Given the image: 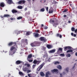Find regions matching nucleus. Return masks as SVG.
Instances as JSON below:
<instances>
[{
  "label": "nucleus",
  "instance_id": "1",
  "mask_svg": "<svg viewBox=\"0 0 77 77\" xmlns=\"http://www.w3.org/2000/svg\"><path fill=\"white\" fill-rule=\"evenodd\" d=\"M45 65V63H42L41 65L37 69V71H39L40 70H41V69H42V67L44 66Z\"/></svg>",
  "mask_w": 77,
  "mask_h": 77
},
{
  "label": "nucleus",
  "instance_id": "2",
  "mask_svg": "<svg viewBox=\"0 0 77 77\" xmlns=\"http://www.w3.org/2000/svg\"><path fill=\"white\" fill-rule=\"evenodd\" d=\"M41 62V60H35L33 62V63H34V64H36L37 65H38Z\"/></svg>",
  "mask_w": 77,
  "mask_h": 77
},
{
  "label": "nucleus",
  "instance_id": "3",
  "mask_svg": "<svg viewBox=\"0 0 77 77\" xmlns=\"http://www.w3.org/2000/svg\"><path fill=\"white\" fill-rule=\"evenodd\" d=\"M25 3L26 1L24 0H21L19 1L18 2V3L19 5H20V4H21L22 5H23V4H24V3Z\"/></svg>",
  "mask_w": 77,
  "mask_h": 77
},
{
  "label": "nucleus",
  "instance_id": "4",
  "mask_svg": "<svg viewBox=\"0 0 77 77\" xmlns=\"http://www.w3.org/2000/svg\"><path fill=\"white\" fill-rule=\"evenodd\" d=\"M6 2H7L8 3L9 5H11L13 3V1L12 0H5Z\"/></svg>",
  "mask_w": 77,
  "mask_h": 77
},
{
  "label": "nucleus",
  "instance_id": "5",
  "mask_svg": "<svg viewBox=\"0 0 77 77\" xmlns=\"http://www.w3.org/2000/svg\"><path fill=\"white\" fill-rule=\"evenodd\" d=\"M51 71L53 73H54V72H57V73H58V70L57 69H54L53 70H51Z\"/></svg>",
  "mask_w": 77,
  "mask_h": 77
},
{
  "label": "nucleus",
  "instance_id": "6",
  "mask_svg": "<svg viewBox=\"0 0 77 77\" xmlns=\"http://www.w3.org/2000/svg\"><path fill=\"white\" fill-rule=\"evenodd\" d=\"M40 39L42 41H44L45 42L47 41V39H45V38L43 37H40Z\"/></svg>",
  "mask_w": 77,
  "mask_h": 77
},
{
  "label": "nucleus",
  "instance_id": "7",
  "mask_svg": "<svg viewBox=\"0 0 77 77\" xmlns=\"http://www.w3.org/2000/svg\"><path fill=\"white\" fill-rule=\"evenodd\" d=\"M23 63L22 61L18 60L16 61V65H19V64H21V63Z\"/></svg>",
  "mask_w": 77,
  "mask_h": 77
},
{
  "label": "nucleus",
  "instance_id": "8",
  "mask_svg": "<svg viewBox=\"0 0 77 77\" xmlns=\"http://www.w3.org/2000/svg\"><path fill=\"white\" fill-rule=\"evenodd\" d=\"M5 5V3L3 2H1L0 4V6L1 7L3 8V7H4Z\"/></svg>",
  "mask_w": 77,
  "mask_h": 77
},
{
  "label": "nucleus",
  "instance_id": "9",
  "mask_svg": "<svg viewBox=\"0 0 77 77\" xmlns=\"http://www.w3.org/2000/svg\"><path fill=\"white\" fill-rule=\"evenodd\" d=\"M56 51V49H53L49 51V53H54Z\"/></svg>",
  "mask_w": 77,
  "mask_h": 77
},
{
  "label": "nucleus",
  "instance_id": "10",
  "mask_svg": "<svg viewBox=\"0 0 77 77\" xmlns=\"http://www.w3.org/2000/svg\"><path fill=\"white\" fill-rule=\"evenodd\" d=\"M57 37H59L60 38H62V35L60 34L59 33H57L56 35Z\"/></svg>",
  "mask_w": 77,
  "mask_h": 77
},
{
  "label": "nucleus",
  "instance_id": "11",
  "mask_svg": "<svg viewBox=\"0 0 77 77\" xmlns=\"http://www.w3.org/2000/svg\"><path fill=\"white\" fill-rule=\"evenodd\" d=\"M14 49H15V51H17V49H16L14 46L11 47V51H12V50H13Z\"/></svg>",
  "mask_w": 77,
  "mask_h": 77
},
{
  "label": "nucleus",
  "instance_id": "12",
  "mask_svg": "<svg viewBox=\"0 0 77 77\" xmlns=\"http://www.w3.org/2000/svg\"><path fill=\"white\" fill-rule=\"evenodd\" d=\"M46 47L48 49H50V48H52V46L51 45H47Z\"/></svg>",
  "mask_w": 77,
  "mask_h": 77
},
{
  "label": "nucleus",
  "instance_id": "13",
  "mask_svg": "<svg viewBox=\"0 0 77 77\" xmlns=\"http://www.w3.org/2000/svg\"><path fill=\"white\" fill-rule=\"evenodd\" d=\"M12 12L13 14H15V13H17V12H18V11H17L15 9L12 10Z\"/></svg>",
  "mask_w": 77,
  "mask_h": 77
},
{
  "label": "nucleus",
  "instance_id": "14",
  "mask_svg": "<svg viewBox=\"0 0 77 77\" xmlns=\"http://www.w3.org/2000/svg\"><path fill=\"white\" fill-rule=\"evenodd\" d=\"M31 33H32V32H28L26 34V36H29V35H30Z\"/></svg>",
  "mask_w": 77,
  "mask_h": 77
},
{
  "label": "nucleus",
  "instance_id": "15",
  "mask_svg": "<svg viewBox=\"0 0 77 77\" xmlns=\"http://www.w3.org/2000/svg\"><path fill=\"white\" fill-rule=\"evenodd\" d=\"M3 17H11V15H10L8 14H4V15L3 16Z\"/></svg>",
  "mask_w": 77,
  "mask_h": 77
},
{
  "label": "nucleus",
  "instance_id": "16",
  "mask_svg": "<svg viewBox=\"0 0 77 77\" xmlns=\"http://www.w3.org/2000/svg\"><path fill=\"white\" fill-rule=\"evenodd\" d=\"M23 71H24V72H26V71H27L28 69L26 67H25V68H23Z\"/></svg>",
  "mask_w": 77,
  "mask_h": 77
},
{
  "label": "nucleus",
  "instance_id": "17",
  "mask_svg": "<svg viewBox=\"0 0 77 77\" xmlns=\"http://www.w3.org/2000/svg\"><path fill=\"white\" fill-rule=\"evenodd\" d=\"M40 74L41 76H42V77H44L45 75V74H44V72H40Z\"/></svg>",
  "mask_w": 77,
  "mask_h": 77
},
{
  "label": "nucleus",
  "instance_id": "18",
  "mask_svg": "<svg viewBox=\"0 0 77 77\" xmlns=\"http://www.w3.org/2000/svg\"><path fill=\"white\" fill-rule=\"evenodd\" d=\"M22 41L23 42H26V43H27V39H26L25 40L22 39Z\"/></svg>",
  "mask_w": 77,
  "mask_h": 77
},
{
  "label": "nucleus",
  "instance_id": "19",
  "mask_svg": "<svg viewBox=\"0 0 77 77\" xmlns=\"http://www.w3.org/2000/svg\"><path fill=\"white\" fill-rule=\"evenodd\" d=\"M50 21L51 24H53V23H54V20H53L52 19H51Z\"/></svg>",
  "mask_w": 77,
  "mask_h": 77
},
{
  "label": "nucleus",
  "instance_id": "20",
  "mask_svg": "<svg viewBox=\"0 0 77 77\" xmlns=\"http://www.w3.org/2000/svg\"><path fill=\"white\" fill-rule=\"evenodd\" d=\"M73 51L72 49L66 51V53H71Z\"/></svg>",
  "mask_w": 77,
  "mask_h": 77
},
{
  "label": "nucleus",
  "instance_id": "21",
  "mask_svg": "<svg viewBox=\"0 0 77 77\" xmlns=\"http://www.w3.org/2000/svg\"><path fill=\"white\" fill-rule=\"evenodd\" d=\"M13 45V43L12 42H10L8 44V46H12V45Z\"/></svg>",
  "mask_w": 77,
  "mask_h": 77
},
{
  "label": "nucleus",
  "instance_id": "22",
  "mask_svg": "<svg viewBox=\"0 0 77 77\" xmlns=\"http://www.w3.org/2000/svg\"><path fill=\"white\" fill-rule=\"evenodd\" d=\"M34 34H35V35L34 36H35V37H36V38H37V37H38V36H39V34L38 33H34Z\"/></svg>",
  "mask_w": 77,
  "mask_h": 77
},
{
  "label": "nucleus",
  "instance_id": "23",
  "mask_svg": "<svg viewBox=\"0 0 77 77\" xmlns=\"http://www.w3.org/2000/svg\"><path fill=\"white\" fill-rule=\"evenodd\" d=\"M57 68L59 69H62V66L60 65L58 66H57Z\"/></svg>",
  "mask_w": 77,
  "mask_h": 77
},
{
  "label": "nucleus",
  "instance_id": "24",
  "mask_svg": "<svg viewBox=\"0 0 77 77\" xmlns=\"http://www.w3.org/2000/svg\"><path fill=\"white\" fill-rule=\"evenodd\" d=\"M30 45H31V46H32V47H36V45H35V44H34V43H31L30 44Z\"/></svg>",
  "mask_w": 77,
  "mask_h": 77
},
{
  "label": "nucleus",
  "instance_id": "25",
  "mask_svg": "<svg viewBox=\"0 0 77 77\" xmlns=\"http://www.w3.org/2000/svg\"><path fill=\"white\" fill-rule=\"evenodd\" d=\"M32 57V54H29L28 56V59H30Z\"/></svg>",
  "mask_w": 77,
  "mask_h": 77
},
{
  "label": "nucleus",
  "instance_id": "26",
  "mask_svg": "<svg viewBox=\"0 0 77 77\" xmlns=\"http://www.w3.org/2000/svg\"><path fill=\"white\" fill-rule=\"evenodd\" d=\"M13 45L15 44V45H14V46H16V48H18V47H17V43L16 42H12Z\"/></svg>",
  "mask_w": 77,
  "mask_h": 77
},
{
  "label": "nucleus",
  "instance_id": "27",
  "mask_svg": "<svg viewBox=\"0 0 77 77\" xmlns=\"http://www.w3.org/2000/svg\"><path fill=\"white\" fill-rule=\"evenodd\" d=\"M33 43L35 45H38V44H39V43L37 42H35Z\"/></svg>",
  "mask_w": 77,
  "mask_h": 77
},
{
  "label": "nucleus",
  "instance_id": "28",
  "mask_svg": "<svg viewBox=\"0 0 77 77\" xmlns=\"http://www.w3.org/2000/svg\"><path fill=\"white\" fill-rule=\"evenodd\" d=\"M17 8L19 9H22L23 8V7L21 6H18L17 7Z\"/></svg>",
  "mask_w": 77,
  "mask_h": 77
},
{
  "label": "nucleus",
  "instance_id": "29",
  "mask_svg": "<svg viewBox=\"0 0 77 77\" xmlns=\"http://www.w3.org/2000/svg\"><path fill=\"white\" fill-rule=\"evenodd\" d=\"M71 35H72V36H74V37H76V34H74V33L73 32H72L71 33Z\"/></svg>",
  "mask_w": 77,
  "mask_h": 77
},
{
  "label": "nucleus",
  "instance_id": "30",
  "mask_svg": "<svg viewBox=\"0 0 77 77\" xmlns=\"http://www.w3.org/2000/svg\"><path fill=\"white\" fill-rule=\"evenodd\" d=\"M48 56V55L47 54V53H45V54H44L43 55V57L44 58H45V57H47Z\"/></svg>",
  "mask_w": 77,
  "mask_h": 77
},
{
  "label": "nucleus",
  "instance_id": "31",
  "mask_svg": "<svg viewBox=\"0 0 77 77\" xmlns=\"http://www.w3.org/2000/svg\"><path fill=\"white\" fill-rule=\"evenodd\" d=\"M17 20H21V19H23V17H18L17 18Z\"/></svg>",
  "mask_w": 77,
  "mask_h": 77
},
{
  "label": "nucleus",
  "instance_id": "32",
  "mask_svg": "<svg viewBox=\"0 0 77 77\" xmlns=\"http://www.w3.org/2000/svg\"><path fill=\"white\" fill-rule=\"evenodd\" d=\"M59 51H62V48H59L57 52H59Z\"/></svg>",
  "mask_w": 77,
  "mask_h": 77
},
{
  "label": "nucleus",
  "instance_id": "33",
  "mask_svg": "<svg viewBox=\"0 0 77 77\" xmlns=\"http://www.w3.org/2000/svg\"><path fill=\"white\" fill-rule=\"evenodd\" d=\"M60 63V62L58 61H57L54 63V64L55 65H57V64H59Z\"/></svg>",
  "mask_w": 77,
  "mask_h": 77
},
{
  "label": "nucleus",
  "instance_id": "34",
  "mask_svg": "<svg viewBox=\"0 0 77 77\" xmlns=\"http://www.w3.org/2000/svg\"><path fill=\"white\" fill-rule=\"evenodd\" d=\"M40 11H41L42 12H44V11H45V9L44 8H42L40 10Z\"/></svg>",
  "mask_w": 77,
  "mask_h": 77
},
{
  "label": "nucleus",
  "instance_id": "35",
  "mask_svg": "<svg viewBox=\"0 0 77 77\" xmlns=\"http://www.w3.org/2000/svg\"><path fill=\"white\" fill-rule=\"evenodd\" d=\"M66 56L67 57H71V54H68L67 55H66Z\"/></svg>",
  "mask_w": 77,
  "mask_h": 77
},
{
  "label": "nucleus",
  "instance_id": "36",
  "mask_svg": "<svg viewBox=\"0 0 77 77\" xmlns=\"http://www.w3.org/2000/svg\"><path fill=\"white\" fill-rule=\"evenodd\" d=\"M71 30L72 32H74L75 30V28L74 27H72L71 28Z\"/></svg>",
  "mask_w": 77,
  "mask_h": 77
},
{
  "label": "nucleus",
  "instance_id": "37",
  "mask_svg": "<svg viewBox=\"0 0 77 77\" xmlns=\"http://www.w3.org/2000/svg\"><path fill=\"white\" fill-rule=\"evenodd\" d=\"M68 50H71L72 49V47L71 46H67Z\"/></svg>",
  "mask_w": 77,
  "mask_h": 77
},
{
  "label": "nucleus",
  "instance_id": "38",
  "mask_svg": "<svg viewBox=\"0 0 77 77\" xmlns=\"http://www.w3.org/2000/svg\"><path fill=\"white\" fill-rule=\"evenodd\" d=\"M67 49H68V46L65 47L64 48V51H66Z\"/></svg>",
  "mask_w": 77,
  "mask_h": 77
},
{
  "label": "nucleus",
  "instance_id": "39",
  "mask_svg": "<svg viewBox=\"0 0 77 77\" xmlns=\"http://www.w3.org/2000/svg\"><path fill=\"white\" fill-rule=\"evenodd\" d=\"M53 12V11L51 10V11H49V14H52Z\"/></svg>",
  "mask_w": 77,
  "mask_h": 77
},
{
  "label": "nucleus",
  "instance_id": "40",
  "mask_svg": "<svg viewBox=\"0 0 77 77\" xmlns=\"http://www.w3.org/2000/svg\"><path fill=\"white\" fill-rule=\"evenodd\" d=\"M19 74H20V75H23V73L22 72H19Z\"/></svg>",
  "mask_w": 77,
  "mask_h": 77
},
{
  "label": "nucleus",
  "instance_id": "41",
  "mask_svg": "<svg viewBox=\"0 0 77 77\" xmlns=\"http://www.w3.org/2000/svg\"><path fill=\"white\" fill-rule=\"evenodd\" d=\"M27 72V73H29V72H32V71L30 70H27V71H26Z\"/></svg>",
  "mask_w": 77,
  "mask_h": 77
},
{
  "label": "nucleus",
  "instance_id": "42",
  "mask_svg": "<svg viewBox=\"0 0 77 77\" xmlns=\"http://www.w3.org/2000/svg\"><path fill=\"white\" fill-rule=\"evenodd\" d=\"M65 70L66 71H67V72H68V71H69V68H66Z\"/></svg>",
  "mask_w": 77,
  "mask_h": 77
},
{
  "label": "nucleus",
  "instance_id": "43",
  "mask_svg": "<svg viewBox=\"0 0 77 77\" xmlns=\"http://www.w3.org/2000/svg\"><path fill=\"white\" fill-rule=\"evenodd\" d=\"M9 55H11V56H12L13 55V54L12 53V52H10L9 53Z\"/></svg>",
  "mask_w": 77,
  "mask_h": 77
},
{
  "label": "nucleus",
  "instance_id": "44",
  "mask_svg": "<svg viewBox=\"0 0 77 77\" xmlns=\"http://www.w3.org/2000/svg\"><path fill=\"white\" fill-rule=\"evenodd\" d=\"M60 55L61 56H63L64 57L65 56V54H60Z\"/></svg>",
  "mask_w": 77,
  "mask_h": 77
},
{
  "label": "nucleus",
  "instance_id": "45",
  "mask_svg": "<svg viewBox=\"0 0 77 77\" xmlns=\"http://www.w3.org/2000/svg\"><path fill=\"white\" fill-rule=\"evenodd\" d=\"M58 24V23H54L53 24V26H56V25H57Z\"/></svg>",
  "mask_w": 77,
  "mask_h": 77
},
{
  "label": "nucleus",
  "instance_id": "46",
  "mask_svg": "<svg viewBox=\"0 0 77 77\" xmlns=\"http://www.w3.org/2000/svg\"><path fill=\"white\" fill-rule=\"evenodd\" d=\"M32 75L31 74H28V76L29 77H31V75Z\"/></svg>",
  "mask_w": 77,
  "mask_h": 77
},
{
  "label": "nucleus",
  "instance_id": "47",
  "mask_svg": "<svg viewBox=\"0 0 77 77\" xmlns=\"http://www.w3.org/2000/svg\"><path fill=\"white\" fill-rule=\"evenodd\" d=\"M36 67V65H33L32 66V68H34Z\"/></svg>",
  "mask_w": 77,
  "mask_h": 77
},
{
  "label": "nucleus",
  "instance_id": "48",
  "mask_svg": "<svg viewBox=\"0 0 77 77\" xmlns=\"http://www.w3.org/2000/svg\"><path fill=\"white\" fill-rule=\"evenodd\" d=\"M46 11H47V12H48V7H46Z\"/></svg>",
  "mask_w": 77,
  "mask_h": 77
},
{
  "label": "nucleus",
  "instance_id": "49",
  "mask_svg": "<svg viewBox=\"0 0 77 77\" xmlns=\"http://www.w3.org/2000/svg\"><path fill=\"white\" fill-rule=\"evenodd\" d=\"M67 12V10L66 9H65L63 11V12Z\"/></svg>",
  "mask_w": 77,
  "mask_h": 77
},
{
  "label": "nucleus",
  "instance_id": "50",
  "mask_svg": "<svg viewBox=\"0 0 77 77\" xmlns=\"http://www.w3.org/2000/svg\"><path fill=\"white\" fill-rule=\"evenodd\" d=\"M29 62H33V60H28Z\"/></svg>",
  "mask_w": 77,
  "mask_h": 77
},
{
  "label": "nucleus",
  "instance_id": "51",
  "mask_svg": "<svg viewBox=\"0 0 77 77\" xmlns=\"http://www.w3.org/2000/svg\"><path fill=\"white\" fill-rule=\"evenodd\" d=\"M60 77H63V75H62V73H60Z\"/></svg>",
  "mask_w": 77,
  "mask_h": 77
},
{
  "label": "nucleus",
  "instance_id": "52",
  "mask_svg": "<svg viewBox=\"0 0 77 77\" xmlns=\"http://www.w3.org/2000/svg\"><path fill=\"white\" fill-rule=\"evenodd\" d=\"M43 49L44 50H45L46 49V47H43Z\"/></svg>",
  "mask_w": 77,
  "mask_h": 77
},
{
  "label": "nucleus",
  "instance_id": "53",
  "mask_svg": "<svg viewBox=\"0 0 77 77\" xmlns=\"http://www.w3.org/2000/svg\"><path fill=\"white\" fill-rule=\"evenodd\" d=\"M36 33H39V30H37L36 31Z\"/></svg>",
  "mask_w": 77,
  "mask_h": 77
},
{
  "label": "nucleus",
  "instance_id": "54",
  "mask_svg": "<svg viewBox=\"0 0 77 77\" xmlns=\"http://www.w3.org/2000/svg\"><path fill=\"white\" fill-rule=\"evenodd\" d=\"M75 31V33H77V29H75V31Z\"/></svg>",
  "mask_w": 77,
  "mask_h": 77
},
{
  "label": "nucleus",
  "instance_id": "55",
  "mask_svg": "<svg viewBox=\"0 0 77 77\" xmlns=\"http://www.w3.org/2000/svg\"><path fill=\"white\" fill-rule=\"evenodd\" d=\"M30 66V64H27V67H29Z\"/></svg>",
  "mask_w": 77,
  "mask_h": 77
},
{
  "label": "nucleus",
  "instance_id": "56",
  "mask_svg": "<svg viewBox=\"0 0 77 77\" xmlns=\"http://www.w3.org/2000/svg\"><path fill=\"white\" fill-rule=\"evenodd\" d=\"M10 20H11L12 21V20H14V19L13 18L11 17V18Z\"/></svg>",
  "mask_w": 77,
  "mask_h": 77
},
{
  "label": "nucleus",
  "instance_id": "57",
  "mask_svg": "<svg viewBox=\"0 0 77 77\" xmlns=\"http://www.w3.org/2000/svg\"><path fill=\"white\" fill-rule=\"evenodd\" d=\"M63 75H65V74H66L65 72H64L63 73Z\"/></svg>",
  "mask_w": 77,
  "mask_h": 77
},
{
  "label": "nucleus",
  "instance_id": "58",
  "mask_svg": "<svg viewBox=\"0 0 77 77\" xmlns=\"http://www.w3.org/2000/svg\"><path fill=\"white\" fill-rule=\"evenodd\" d=\"M0 17H1V18H3V17H4L3 16H1Z\"/></svg>",
  "mask_w": 77,
  "mask_h": 77
},
{
  "label": "nucleus",
  "instance_id": "59",
  "mask_svg": "<svg viewBox=\"0 0 77 77\" xmlns=\"http://www.w3.org/2000/svg\"><path fill=\"white\" fill-rule=\"evenodd\" d=\"M27 8H25V11H27Z\"/></svg>",
  "mask_w": 77,
  "mask_h": 77
},
{
  "label": "nucleus",
  "instance_id": "60",
  "mask_svg": "<svg viewBox=\"0 0 77 77\" xmlns=\"http://www.w3.org/2000/svg\"><path fill=\"white\" fill-rule=\"evenodd\" d=\"M75 65H74L73 66V69H74V68H75Z\"/></svg>",
  "mask_w": 77,
  "mask_h": 77
},
{
  "label": "nucleus",
  "instance_id": "61",
  "mask_svg": "<svg viewBox=\"0 0 77 77\" xmlns=\"http://www.w3.org/2000/svg\"><path fill=\"white\" fill-rule=\"evenodd\" d=\"M71 53H70L71 54H72L74 53V52H71Z\"/></svg>",
  "mask_w": 77,
  "mask_h": 77
},
{
  "label": "nucleus",
  "instance_id": "62",
  "mask_svg": "<svg viewBox=\"0 0 77 77\" xmlns=\"http://www.w3.org/2000/svg\"><path fill=\"white\" fill-rule=\"evenodd\" d=\"M75 56H77V52H76L75 53Z\"/></svg>",
  "mask_w": 77,
  "mask_h": 77
},
{
  "label": "nucleus",
  "instance_id": "63",
  "mask_svg": "<svg viewBox=\"0 0 77 77\" xmlns=\"http://www.w3.org/2000/svg\"><path fill=\"white\" fill-rule=\"evenodd\" d=\"M64 17H66V15H64L63 16Z\"/></svg>",
  "mask_w": 77,
  "mask_h": 77
},
{
  "label": "nucleus",
  "instance_id": "64",
  "mask_svg": "<svg viewBox=\"0 0 77 77\" xmlns=\"http://www.w3.org/2000/svg\"><path fill=\"white\" fill-rule=\"evenodd\" d=\"M26 65H27V64L26 63L25 64V66H26Z\"/></svg>",
  "mask_w": 77,
  "mask_h": 77
}]
</instances>
